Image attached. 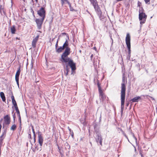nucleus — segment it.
I'll return each mask as SVG.
<instances>
[{
	"label": "nucleus",
	"mask_w": 157,
	"mask_h": 157,
	"mask_svg": "<svg viewBox=\"0 0 157 157\" xmlns=\"http://www.w3.org/2000/svg\"><path fill=\"white\" fill-rule=\"evenodd\" d=\"M140 99H141L140 97L138 96L132 99L131 101H132V102H138V100Z\"/></svg>",
	"instance_id": "15"
},
{
	"label": "nucleus",
	"mask_w": 157,
	"mask_h": 157,
	"mask_svg": "<svg viewBox=\"0 0 157 157\" xmlns=\"http://www.w3.org/2000/svg\"><path fill=\"white\" fill-rule=\"evenodd\" d=\"M68 5L70 7V10L71 11H74V10L73 9V8L71 6V4L70 3H68Z\"/></svg>",
	"instance_id": "26"
},
{
	"label": "nucleus",
	"mask_w": 157,
	"mask_h": 157,
	"mask_svg": "<svg viewBox=\"0 0 157 157\" xmlns=\"http://www.w3.org/2000/svg\"><path fill=\"white\" fill-rule=\"evenodd\" d=\"M17 128L16 125L15 124H14L12 125L10 129L11 130H13V131L15 130Z\"/></svg>",
	"instance_id": "24"
},
{
	"label": "nucleus",
	"mask_w": 157,
	"mask_h": 157,
	"mask_svg": "<svg viewBox=\"0 0 157 157\" xmlns=\"http://www.w3.org/2000/svg\"><path fill=\"white\" fill-rule=\"evenodd\" d=\"M38 31L39 32H40V33H41V32L40 31Z\"/></svg>",
	"instance_id": "49"
},
{
	"label": "nucleus",
	"mask_w": 157,
	"mask_h": 157,
	"mask_svg": "<svg viewBox=\"0 0 157 157\" xmlns=\"http://www.w3.org/2000/svg\"><path fill=\"white\" fill-rule=\"evenodd\" d=\"M111 39L112 40V45L113 44V40L112 38H111Z\"/></svg>",
	"instance_id": "41"
},
{
	"label": "nucleus",
	"mask_w": 157,
	"mask_h": 157,
	"mask_svg": "<svg viewBox=\"0 0 157 157\" xmlns=\"http://www.w3.org/2000/svg\"><path fill=\"white\" fill-rule=\"evenodd\" d=\"M86 117H85V119H84V121H86Z\"/></svg>",
	"instance_id": "46"
},
{
	"label": "nucleus",
	"mask_w": 157,
	"mask_h": 157,
	"mask_svg": "<svg viewBox=\"0 0 157 157\" xmlns=\"http://www.w3.org/2000/svg\"><path fill=\"white\" fill-rule=\"evenodd\" d=\"M130 36L129 33L127 34L125 38V42L128 49V55L130 56L131 53Z\"/></svg>",
	"instance_id": "5"
},
{
	"label": "nucleus",
	"mask_w": 157,
	"mask_h": 157,
	"mask_svg": "<svg viewBox=\"0 0 157 157\" xmlns=\"http://www.w3.org/2000/svg\"><path fill=\"white\" fill-rule=\"evenodd\" d=\"M32 132H33V134H35V130H34V128L33 126H32Z\"/></svg>",
	"instance_id": "28"
},
{
	"label": "nucleus",
	"mask_w": 157,
	"mask_h": 157,
	"mask_svg": "<svg viewBox=\"0 0 157 157\" xmlns=\"http://www.w3.org/2000/svg\"><path fill=\"white\" fill-rule=\"evenodd\" d=\"M28 137L31 140L32 139V137L31 135V133L30 132V133H29L28 135Z\"/></svg>",
	"instance_id": "32"
},
{
	"label": "nucleus",
	"mask_w": 157,
	"mask_h": 157,
	"mask_svg": "<svg viewBox=\"0 0 157 157\" xmlns=\"http://www.w3.org/2000/svg\"><path fill=\"white\" fill-rule=\"evenodd\" d=\"M140 154L141 155V157H144L143 155V154L142 153L140 152Z\"/></svg>",
	"instance_id": "36"
},
{
	"label": "nucleus",
	"mask_w": 157,
	"mask_h": 157,
	"mask_svg": "<svg viewBox=\"0 0 157 157\" xmlns=\"http://www.w3.org/2000/svg\"><path fill=\"white\" fill-rule=\"evenodd\" d=\"M11 99L12 100V102L13 105L14 104L17 103L16 102L14 99V97L13 95L11 96Z\"/></svg>",
	"instance_id": "23"
},
{
	"label": "nucleus",
	"mask_w": 157,
	"mask_h": 157,
	"mask_svg": "<svg viewBox=\"0 0 157 157\" xmlns=\"http://www.w3.org/2000/svg\"><path fill=\"white\" fill-rule=\"evenodd\" d=\"M36 1V2H38V0H35Z\"/></svg>",
	"instance_id": "45"
},
{
	"label": "nucleus",
	"mask_w": 157,
	"mask_h": 157,
	"mask_svg": "<svg viewBox=\"0 0 157 157\" xmlns=\"http://www.w3.org/2000/svg\"><path fill=\"white\" fill-rule=\"evenodd\" d=\"M33 136H34V142L35 143V142L36 140V133L33 134Z\"/></svg>",
	"instance_id": "29"
},
{
	"label": "nucleus",
	"mask_w": 157,
	"mask_h": 157,
	"mask_svg": "<svg viewBox=\"0 0 157 157\" xmlns=\"http://www.w3.org/2000/svg\"><path fill=\"white\" fill-rule=\"evenodd\" d=\"M14 116H15V114L13 116L14 118Z\"/></svg>",
	"instance_id": "48"
},
{
	"label": "nucleus",
	"mask_w": 157,
	"mask_h": 157,
	"mask_svg": "<svg viewBox=\"0 0 157 157\" xmlns=\"http://www.w3.org/2000/svg\"><path fill=\"white\" fill-rule=\"evenodd\" d=\"M58 149L59 150V152L60 154H61V151H60V147H58Z\"/></svg>",
	"instance_id": "34"
},
{
	"label": "nucleus",
	"mask_w": 157,
	"mask_h": 157,
	"mask_svg": "<svg viewBox=\"0 0 157 157\" xmlns=\"http://www.w3.org/2000/svg\"><path fill=\"white\" fill-rule=\"evenodd\" d=\"M99 142L100 143V145H101V146H102V140L100 141Z\"/></svg>",
	"instance_id": "35"
},
{
	"label": "nucleus",
	"mask_w": 157,
	"mask_h": 157,
	"mask_svg": "<svg viewBox=\"0 0 157 157\" xmlns=\"http://www.w3.org/2000/svg\"><path fill=\"white\" fill-rule=\"evenodd\" d=\"M93 55H91L90 57L92 58L93 57Z\"/></svg>",
	"instance_id": "44"
},
{
	"label": "nucleus",
	"mask_w": 157,
	"mask_h": 157,
	"mask_svg": "<svg viewBox=\"0 0 157 157\" xmlns=\"http://www.w3.org/2000/svg\"><path fill=\"white\" fill-rule=\"evenodd\" d=\"M11 33L12 34H15L16 31L15 27V25H13L10 27Z\"/></svg>",
	"instance_id": "17"
},
{
	"label": "nucleus",
	"mask_w": 157,
	"mask_h": 157,
	"mask_svg": "<svg viewBox=\"0 0 157 157\" xmlns=\"http://www.w3.org/2000/svg\"><path fill=\"white\" fill-rule=\"evenodd\" d=\"M5 123L6 124L9 125L10 122V117L8 115H7L4 117Z\"/></svg>",
	"instance_id": "10"
},
{
	"label": "nucleus",
	"mask_w": 157,
	"mask_h": 157,
	"mask_svg": "<svg viewBox=\"0 0 157 157\" xmlns=\"http://www.w3.org/2000/svg\"><path fill=\"white\" fill-rule=\"evenodd\" d=\"M16 39L18 40H19V39L17 37L16 38Z\"/></svg>",
	"instance_id": "47"
},
{
	"label": "nucleus",
	"mask_w": 157,
	"mask_h": 157,
	"mask_svg": "<svg viewBox=\"0 0 157 157\" xmlns=\"http://www.w3.org/2000/svg\"><path fill=\"white\" fill-rule=\"evenodd\" d=\"M0 95L2 101H6V99L4 93L3 92H1L0 93Z\"/></svg>",
	"instance_id": "19"
},
{
	"label": "nucleus",
	"mask_w": 157,
	"mask_h": 157,
	"mask_svg": "<svg viewBox=\"0 0 157 157\" xmlns=\"http://www.w3.org/2000/svg\"><path fill=\"white\" fill-rule=\"evenodd\" d=\"M139 19L140 21V24L144 23L147 18V16L143 12L140 13L139 12Z\"/></svg>",
	"instance_id": "6"
},
{
	"label": "nucleus",
	"mask_w": 157,
	"mask_h": 157,
	"mask_svg": "<svg viewBox=\"0 0 157 157\" xmlns=\"http://www.w3.org/2000/svg\"><path fill=\"white\" fill-rule=\"evenodd\" d=\"M15 110L17 112V114L19 116V119L20 121V123H21V117L20 115V111L18 109V108L16 109Z\"/></svg>",
	"instance_id": "22"
},
{
	"label": "nucleus",
	"mask_w": 157,
	"mask_h": 157,
	"mask_svg": "<svg viewBox=\"0 0 157 157\" xmlns=\"http://www.w3.org/2000/svg\"><path fill=\"white\" fill-rule=\"evenodd\" d=\"M20 67H19L18 70L17 71L15 76V80L17 84L18 85H19V78L20 74Z\"/></svg>",
	"instance_id": "11"
},
{
	"label": "nucleus",
	"mask_w": 157,
	"mask_h": 157,
	"mask_svg": "<svg viewBox=\"0 0 157 157\" xmlns=\"http://www.w3.org/2000/svg\"><path fill=\"white\" fill-rule=\"evenodd\" d=\"M141 3L139 1H138V6L140 7L141 6Z\"/></svg>",
	"instance_id": "30"
},
{
	"label": "nucleus",
	"mask_w": 157,
	"mask_h": 157,
	"mask_svg": "<svg viewBox=\"0 0 157 157\" xmlns=\"http://www.w3.org/2000/svg\"><path fill=\"white\" fill-rule=\"evenodd\" d=\"M149 97L152 99V100H155V99L154 98H153V97H150V96H149Z\"/></svg>",
	"instance_id": "40"
},
{
	"label": "nucleus",
	"mask_w": 157,
	"mask_h": 157,
	"mask_svg": "<svg viewBox=\"0 0 157 157\" xmlns=\"http://www.w3.org/2000/svg\"><path fill=\"white\" fill-rule=\"evenodd\" d=\"M102 139L101 137L100 136H98V138L97 140V142H98V141L99 142L100 141L102 140Z\"/></svg>",
	"instance_id": "25"
},
{
	"label": "nucleus",
	"mask_w": 157,
	"mask_h": 157,
	"mask_svg": "<svg viewBox=\"0 0 157 157\" xmlns=\"http://www.w3.org/2000/svg\"><path fill=\"white\" fill-rule=\"evenodd\" d=\"M38 140L40 147H39L38 146L35 147V149L37 151H40L41 150V147L43 145V139L42 134L40 132H39L38 134Z\"/></svg>",
	"instance_id": "4"
},
{
	"label": "nucleus",
	"mask_w": 157,
	"mask_h": 157,
	"mask_svg": "<svg viewBox=\"0 0 157 157\" xmlns=\"http://www.w3.org/2000/svg\"><path fill=\"white\" fill-rule=\"evenodd\" d=\"M68 129L70 132H71V129H70L69 127H68Z\"/></svg>",
	"instance_id": "43"
},
{
	"label": "nucleus",
	"mask_w": 157,
	"mask_h": 157,
	"mask_svg": "<svg viewBox=\"0 0 157 157\" xmlns=\"http://www.w3.org/2000/svg\"><path fill=\"white\" fill-rule=\"evenodd\" d=\"M6 136V133H3L2 136L0 137V146L2 145L3 139Z\"/></svg>",
	"instance_id": "14"
},
{
	"label": "nucleus",
	"mask_w": 157,
	"mask_h": 157,
	"mask_svg": "<svg viewBox=\"0 0 157 157\" xmlns=\"http://www.w3.org/2000/svg\"><path fill=\"white\" fill-rule=\"evenodd\" d=\"M90 1L94 7L98 5L96 0H90Z\"/></svg>",
	"instance_id": "20"
},
{
	"label": "nucleus",
	"mask_w": 157,
	"mask_h": 157,
	"mask_svg": "<svg viewBox=\"0 0 157 157\" xmlns=\"http://www.w3.org/2000/svg\"><path fill=\"white\" fill-rule=\"evenodd\" d=\"M68 41L67 40H66L65 42L63 45V47L64 49H65L64 51L62 54L61 57L69 55L71 53V48L68 47Z\"/></svg>",
	"instance_id": "3"
},
{
	"label": "nucleus",
	"mask_w": 157,
	"mask_h": 157,
	"mask_svg": "<svg viewBox=\"0 0 157 157\" xmlns=\"http://www.w3.org/2000/svg\"><path fill=\"white\" fill-rule=\"evenodd\" d=\"M127 83V78H125L124 74H123L122 76V83L121 84V106L122 109L124 108V104Z\"/></svg>",
	"instance_id": "1"
},
{
	"label": "nucleus",
	"mask_w": 157,
	"mask_h": 157,
	"mask_svg": "<svg viewBox=\"0 0 157 157\" xmlns=\"http://www.w3.org/2000/svg\"><path fill=\"white\" fill-rule=\"evenodd\" d=\"M58 41H56V44L55 45L56 49L57 48V47L58 46Z\"/></svg>",
	"instance_id": "33"
},
{
	"label": "nucleus",
	"mask_w": 157,
	"mask_h": 157,
	"mask_svg": "<svg viewBox=\"0 0 157 157\" xmlns=\"http://www.w3.org/2000/svg\"><path fill=\"white\" fill-rule=\"evenodd\" d=\"M44 18H41L40 19H36L35 21L37 24L38 28L40 29L41 28L42 25L43 24Z\"/></svg>",
	"instance_id": "9"
},
{
	"label": "nucleus",
	"mask_w": 157,
	"mask_h": 157,
	"mask_svg": "<svg viewBox=\"0 0 157 157\" xmlns=\"http://www.w3.org/2000/svg\"><path fill=\"white\" fill-rule=\"evenodd\" d=\"M13 105H14V106L15 107V109L18 108V107H17V103L14 104Z\"/></svg>",
	"instance_id": "31"
},
{
	"label": "nucleus",
	"mask_w": 157,
	"mask_h": 157,
	"mask_svg": "<svg viewBox=\"0 0 157 157\" xmlns=\"http://www.w3.org/2000/svg\"><path fill=\"white\" fill-rule=\"evenodd\" d=\"M60 60L62 63H68V65L71 67L72 71H74L76 70V63L68 56L61 57Z\"/></svg>",
	"instance_id": "2"
},
{
	"label": "nucleus",
	"mask_w": 157,
	"mask_h": 157,
	"mask_svg": "<svg viewBox=\"0 0 157 157\" xmlns=\"http://www.w3.org/2000/svg\"><path fill=\"white\" fill-rule=\"evenodd\" d=\"M39 36L37 35L33 39L32 43V45L33 48H35L36 47V43L38 40Z\"/></svg>",
	"instance_id": "12"
},
{
	"label": "nucleus",
	"mask_w": 157,
	"mask_h": 157,
	"mask_svg": "<svg viewBox=\"0 0 157 157\" xmlns=\"http://www.w3.org/2000/svg\"><path fill=\"white\" fill-rule=\"evenodd\" d=\"M97 85L98 89L100 96L101 97V98L102 101H103L105 99L106 96L105 95L103 90L101 89L100 84L98 82L97 83Z\"/></svg>",
	"instance_id": "7"
},
{
	"label": "nucleus",
	"mask_w": 157,
	"mask_h": 157,
	"mask_svg": "<svg viewBox=\"0 0 157 157\" xmlns=\"http://www.w3.org/2000/svg\"><path fill=\"white\" fill-rule=\"evenodd\" d=\"M61 3L62 6L65 3H67L68 4V3H70L67 0H61Z\"/></svg>",
	"instance_id": "21"
},
{
	"label": "nucleus",
	"mask_w": 157,
	"mask_h": 157,
	"mask_svg": "<svg viewBox=\"0 0 157 157\" xmlns=\"http://www.w3.org/2000/svg\"><path fill=\"white\" fill-rule=\"evenodd\" d=\"M67 73L66 75H67L68 73V69H67Z\"/></svg>",
	"instance_id": "42"
},
{
	"label": "nucleus",
	"mask_w": 157,
	"mask_h": 157,
	"mask_svg": "<svg viewBox=\"0 0 157 157\" xmlns=\"http://www.w3.org/2000/svg\"><path fill=\"white\" fill-rule=\"evenodd\" d=\"M38 14L41 17V18H45V17L46 11L45 8L41 7L37 12Z\"/></svg>",
	"instance_id": "8"
},
{
	"label": "nucleus",
	"mask_w": 157,
	"mask_h": 157,
	"mask_svg": "<svg viewBox=\"0 0 157 157\" xmlns=\"http://www.w3.org/2000/svg\"><path fill=\"white\" fill-rule=\"evenodd\" d=\"M156 109H157V107L156 108Z\"/></svg>",
	"instance_id": "50"
},
{
	"label": "nucleus",
	"mask_w": 157,
	"mask_h": 157,
	"mask_svg": "<svg viewBox=\"0 0 157 157\" xmlns=\"http://www.w3.org/2000/svg\"><path fill=\"white\" fill-rule=\"evenodd\" d=\"M94 8L96 13L98 15H101V14L102 13V12H101V10L100 7L98 5L96 6H94Z\"/></svg>",
	"instance_id": "13"
},
{
	"label": "nucleus",
	"mask_w": 157,
	"mask_h": 157,
	"mask_svg": "<svg viewBox=\"0 0 157 157\" xmlns=\"http://www.w3.org/2000/svg\"><path fill=\"white\" fill-rule=\"evenodd\" d=\"M129 104V102H128V103H126V105L127 107H128V105Z\"/></svg>",
	"instance_id": "37"
},
{
	"label": "nucleus",
	"mask_w": 157,
	"mask_h": 157,
	"mask_svg": "<svg viewBox=\"0 0 157 157\" xmlns=\"http://www.w3.org/2000/svg\"><path fill=\"white\" fill-rule=\"evenodd\" d=\"M19 129H20V131L21 130V125H20L19 127Z\"/></svg>",
	"instance_id": "39"
},
{
	"label": "nucleus",
	"mask_w": 157,
	"mask_h": 157,
	"mask_svg": "<svg viewBox=\"0 0 157 157\" xmlns=\"http://www.w3.org/2000/svg\"><path fill=\"white\" fill-rule=\"evenodd\" d=\"M71 136L72 137H74V133L73 132H72V134H71Z\"/></svg>",
	"instance_id": "38"
},
{
	"label": "nucleus",
	"mask_w": 157,
	"mask_h": 157,
	"mask_svg": "<svg viewBox=\"0 0 157 157\" xmlns=\"http://www.w3.org/2000/svg\"><path fill=\"white\" fill-rule=\"evenodd\" d=\"M145 3L147 4H150V0H144Z\"/></svg>",
	"instance_id": "27"
},
{
	"label": "nucleus",
	"mask_w": 157,
	"mask_h": 157,
	"mask_svg": "<svg viewBox=\"0 0 157 157\" xmlns=\"http://www.w3.org/2000/svg\"><path fill=\"white\" fill-rule=\"evenodd\" d=\"M64 49L63 47L60 46L56 49V52L59 53L62 52Z\"/></svg>",
	"instance_id": "16"
},
{
	"label": "nucleus",
	"mask_w": 157,
	"mask_h": 157,
	"mask_svg": "<svg viewBox=\"0 0 157 157\" xmlns=\"http://www.w3.org/2000/svg\"><path fill=\"white\" fill-rule=\"evenodd\" d=\"M66 35L67 36V37L68 40H69V35L68 34H67L66 33H62L58 36V38L57 39V41H58V42L59 41V40L60 39V37L61 36H63V35Z\"/></svg>",
	"instance_id": "18"
}]
</instances>
